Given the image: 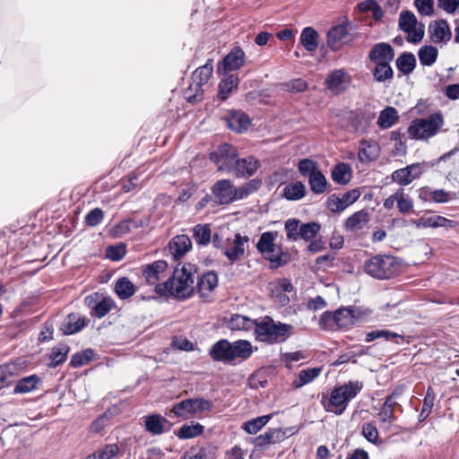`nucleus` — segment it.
I'll return each instance as SVG.
<instances>
[{
  "label": "nucleus",
  "mask_w": 459,
  "mask_h": 459,
  "mask_svg": "<svg viewBox=\"0 0 459 459\" xmlns=\"http://www.w3.org/2000/svg\"><path fill=\"white\" fill-rule=\"evenodd\" d=\"M196 269L191 264H178L171 277L156 286V293L160 296L172 297L178 300L190 298L195 291Z\"/></svg>",
  "instance_id": "nucleus-1"
},
{
  "label": "nucleus",
  "mask_w": 459,
  "mask_h": 459,
  "mask_svg": "<svg viewBox=\"0 0 459 459\" xmlns=\"http://www.w3.org/2000/svg\"><path fill=\"white\" fill-rule=\"evenodd\" d=\"M363 386L361 381H349L334 387L329 397L323 396L321 403L326 411L342 415L347 409L349 403L361 392Z\"/></svg>",
  "instance_id": "nucleus-2"
},
{
  "label": "nucleus",
  "mask_w": 459,
  "mask_h": 459,
  "mask_svg": "<svg viewBox=\"0 0 459 459\" xmlns=\"http://www.w3.org/2000/svg\"><path fill=\"white\" fill-rule=\"evenodd\" d=\"M293 325L275 322L271 316H264L257 321L255 327V338L259 342L270 344L285 342L293 332Z\"/></svg>",
  "instance_id": "nucleus-3"
},
{
  "label": "nucleus",
  "mask_w": 459,
  "mask_h": 459,
  "mask_svg": "<svg viewBox=\"0 0 459 459\" xmlns=\"http://www.w3.org/2000/svg\"><path fill=\"white\" fill-rule=\"evenodd\" d=\"M366 273L377 279H390L399 271V264L392 255H377L364 264Z\"/></svg>",
  "instance_id": "nucleus-4"
},
{
  "label": "nucleus",
  "mask_w": 459,
  "mask_h": 459,
  "mask_svg": "<svg viewBox=\"0 0 459 459\" xmlns=\"http://www.w3.org/2000/svg\"><path fill=\"white\" fill-rule=\"evenodd\" d=\"M443 124L442 116L433 113L428 117L413 119L408 127V134L411 139L427 140L437 134Z\"/></svg>",
  "instance_id": "nucleus-5"
},
{
  "label": "nucleus",
  "mask_w": 459,
  "mask_h": 459,
  "mask_svg": "<svg viewBox=\"0 0 459 459\" xmlns=\"http://www.w3.org/2000/svg\"><path fill=\"white\" fill-rule=\"evenodd\" d=\"M212 403L205 398H188L175 403L170 412L177 417L188 419L211 411Z\"/></svg>",
  "instance_id": "nucleus-6"
},
{
  "label": "nucleus",
  "mask_w": 459,
  "mask_h": 459,
  "mask_svg": "<svg viewBox=\"0 0 459 459\" xmlns=\"http://www.w3.org/2000/svg\"><path fill=\"white\" fill-rule=\"evenodd\" d=\"M277 232H264L256 244L257 250L265 255L266 259L276 266L287 264L288 255L281 251V248L274 244Z\"/></svg>",
  "instance_id": "nucleus-7"
},
{
  "label": "nucleus",
  "mask_w": 459,
  "mask_h": 459,
  "mask_svg": "<svg viewBox=\"0 0 459 459\" xmlns=\"http://www.w3.org/2000/svg\"><path fill=\"white\" fill-rule=\"evenodd\" d=\"M398 25L401 30L408 34L407 40L411 43H420L425 35L424 24L418 22L411 11L405 10L400 13Z\"/></svg>",
  "instance_id": "nucleus-8"
},
{
  "label": "nucleus",
  "mask_w": 459,
  "mask_h": 459,
  "mask_svg": "<svg viewBox=\"0 0 459 459\" xmlns=\"http://www.w3.org/2000/svg\"><path fill=\"white\" fill-rule=\"evenodd\" d=\"M238 156V151L233 145L223 143L210 153V160L216 164L219 171L231 173Z\"/></svg>",
  "instance_id": "nucleus-9"
},
{
  "label": "nucleus",
  "mask_w": 459,
  "mask_h": 459,
  "mask_svg": "<svg viewBox=\"0 0 459 459\" xmlns=\"http://www.w3.org/2000/svg\"><path fill=\"white\" fill-rule=\"evenodd\" d=\"M359 196L360 192L357 188L345 192L342 197H339L333 194L327 198L326 207L332 212H341L349 205L355 203Z\"/></svg>",
  "instance_id": "nucleus-10"
},
{
  "label": "nucleus",
  "mask_w": 459,
  "mask_h": 459,
  "mask_svg": "<svg viewBox=\"0 0 459 459\" xmlns=\"http://www.w3.org/2000/svg\"><path fill=\"white\" fill-rule=\"evenodd\" d=\"M168 264L164 260H157L152 264L145 265L143 270V276L147 284L156 286L161 284L160 281L167 276Z\"/></svg>",
  "instance_id": "nucleus-11"
},
{
  "label": "nucleus",
  "mask_w": 459,
  "mask_h": 459,
  "mask_svg": "<svg viewBox=\"0 0 459 459\" xmlns=\"http://www.w3.org/2000/svg\"><path fill=\"white\" fill-rule=\"evenodd\" d=\"M398 405L395 393H392L390 395L385 397V402L377 413V419L381 427L385 430L390 429L392 424L396 420L394 408Z\"/></svg>",
  "instance_id": "nucleus-12"
},
{
  "label": "nucleus",
  "mask_w": 459,
  "mask_h": 459,
  "mask_svg": "<svg viewBox=\"0 0 459 459\" xmlns=\"http://www.w3.org/2000/svg\"><path fill=\"white\" fill-rule=\"evenodd\" d=\"M430 40L435 44H446L452 38L448 22L446 20L433 21L429 25Z\"/></svg>",
  "instance_id": "nucleus-13"
},
{
  "label": "nucleus",
  "mask_w": 459,
  "mask_h": 459,
  "mask_svg": "<svg viewBox=\"0 0 459 459\" xmlns=\"http://www.w3.org/2000/svg\"><path fill=\"white\" fill-rule=\"evenodd\" d=\"M211 192L215 203L221 205L232 204L233 184L230 180H218L212 186Z\"/></svg>",
  "instance_id": "nucleus-14"
},
{
  "label": "nucleus",
  "mask_w": 459,
  "mask_h": 459,
  "mask_svg": "<svg viewBox=\"0 0 459 459\" xmlns=\"http://www.w3.org/2000/svg\"><path fill=\"white\" fill-rule=\"evenodd\" d=\"M421 174V166L419 163H413L405 168L394 170L391 175V178L394 182L401 186H407L414 179L420 178Z\"/></svg>",
  "instance_id": "nucleus-15"
},
{
  "label": "nucleus",
  "mask_w": 459,
  "mask_h": 459,
  "mask_svg": "<svg viewBox=\"0 0 459 459\" xmlns=\"http://www.w3.org/2000/svg\"><path fill=\"white\" fill-rule=\"evenodd\" d=\"M394 56V49L389 43L380 42L373 46L369 51L368 58L373 65L385 62L391 64Z\"/></svg>",
  "instance_id": "nucleus-16"
},
{
  "label": "nucleus",
  "mask_w": 459,
  "mask_h": 459,
  "mask_svg": "<svg viewBox=\"0 0 459 459\" xmlns=\"http://www.w3.org/2000/svg\"><path fill=\"white\" fill-rule=\"evenodd\" d=\"M144 429L153 436H159L169 430V421L160 414H149L143 417Z\"/></svg>",
  "instance_id": "nucleus-17"
},
{
  "label": "nucleus",
  "mask_w": 459,
  "mask_h": 459,
  "mask_svg": "<svg viewBox=\"0 0 459 459\" xmlns=\"http://www.w3.org/2000/svg\"><path fill=\"white\" fill-rule=\"evenodd\" d=\"M337 329H348L354 325L360 316V311L353 307H341L334 311Z\"/></svg>",
  "instance_id": "nucleus-18"
},
{
  "label": "nucleus",
  "mask_w": 459,
  "mask_h": 459,
  "mask_svg": "<svg viewBox=\"0 0 459 459\" xmlns=\"http://www.w3.org/2000/svg\"><path fill=\"white\" fill-rule=\"evenodd\" d=\"M350 82V76L342 69H337L332 72L327 79V88L333 94H340L344 91Z\"/></svg>",
  "instance_id": "nucleus-19"
},
{
  "label": "nucleus",
  "mask_w": 459,
  "mask_h": 459,
  "mask_svg": "<svg viewBox=\"0 0 459 459\" xmlns=\"http://www.w3.org/2000/svg\"><path fill=\"white\" fill-rule=\"evenodd\" d=\"M209 355L214 361L231 365V342L226 339L219 340L210 348Z\"/></svg>",
  "instance_id": "nucleus-20"
},
{
  "label": "nucleus",
  "mask_w": 459,
  "mask_h": 459,
  "mask_svg": "<svg viewBox=\"0 0 459 459\" xmlns=\"http://www.w3.org/2000/svg\"><path fill=\"white\" fill-rule=\"evenodd\" d=\"M259 162L252 156L237 158L233 166V171L237 178L251 177L258 169Z\"/></svg>",
  "instance_id": "nucleus-21"
},
{
  "label": "nucleus",
  "mask_w": 459,
  "mask_h": 459,
  "mask_svg": "<svg viewBox=\"0 0 459 459\" xmlns=\"http://www.w3.org/2000/svg\"><path fill=\"white\" fill-rule=\"evenodd\" d=\"M89 320L79 314L71 313L64 320L60 330L65 335L74 334L87 326Z\"/></svg>",
  "instance_id": "nucleus-22"
},
{
  "label": "nucleus",
  "mask_w": 459,
  "mask_h": 459,
  "mask_svg": "<svg viewBox=\"0 0 459 459\" xmlns=\"http://www.w3.org/2000/svg\"><path fill=\"white\" fill-rule=\"evenodd\" d=\"M348 30L343 24L333 26L327 32V45L333 50H339L347 42Z\"/></svg>",
  "instance_id": "nucleus-23"
},
{
  "label": "nucleus",
  "mask_w": 459,
  "mask_h": 459,
  "mask_svg": "<svg viewBox=\"0 0 459 459\" xmlns=\"http://www.w3.org/2000/svg\"><path fill=\"white\" fill-rule=\"evenodd\" d=\"M192 248V241L186 235H178L169 243V249L175 259H180Z\"/></svg>",
  "instance_id": "nucleus-24"
},
{
  "label": "nucleus",
  "mask_w": 459,
  "mask_h": 459,
  "mask_svg": "<svg viewBox=\"0 0 459 459\" xmlns=\"http://www.w3.org/2000/svg\"><path fill=\"white\" fill-rule=\"evenodd\" d=\"M420 197L437 204L447 203L457 198L456 193L446 192L444 189H431L430 187H423L420 189Z\"/></svg>",
  "instance_id": "nucleus-25"
},
{
  "label": "nucleus",
  "mask_w": 459,
  "mask_h": 459,
  "mask_svg": "<svg viewBox=\"0 0 459 459\" xmlns=\"http://www.w3.org/2000/svg\"><path fill=\"white\" fill-rule=\"evenodd\" d=\"M225 120L230 129L237 132L243 133L247 130L251 121L249 117L241 111H230L226 117Z\"/></svg>",
  "instance_id": "nucleus-26"
},
{
  "label": "nucleus",
  "mask_w": 459,
  "mask_h": 459,
  "mask_svg": "<svg viewBox=\"0 0 459 459\" xmlns=\"http://www.w3.org/2000/svg\"><path fill=\"white\" fill-rule=\"evenodd\" d=\"M253 353V347L247 340H238L231 342V365H235L237 359L247 360Z\"/></svg>",
  "instance_id": "nucleus-27"
},
{
  "label": "nucleus",
  "mask_w": 459,
  "mask_h": 459,
  "mask_svg": "<svg viewBox=\"0 0 459 459\" xmlns=\"http://www.w3.org/2000/svg\"><path fill=\"white\" fill-rule=\"evenodd\" d=\"M288 437L287 429H270L265 433L255 437L253 444L255 446H264L268 444H274L284 440Z\"/></svg>",
  "instance_id": "nucleus-28"
},
{
  "label": "nucleus",
  "mask_w": 459,
  "mask_h": 459,
  "mask_svg": "<svg viewBox=\"0 0 459 459\" xmlns=\"http://www.w3.org/2000/svg\"><path fill=\"white\" fill-rule=\"evenodd\" d=\"M247 241V237H243L239 233L236 234L231 247L224 250V255L231 263L239 260L245 254L244 246Z\"/></svg>",
  "instance_id": "nucleus-29"
},
{
  "label": "nucleus",
  "mask_w": 459,
  "mask_h": 459,
  "mask_svg": "<svg viewBox=\"0 0 459 459\" xmlns=\"http://www.w3.org/2000/svg\"><path fill=\"white\" fill-rule=\"evenodd\" d=\"M245 63V53L238 48H234L226 56L223 58V66L227 71H236L243 66Z\"/></svg>",
  "instance_id": "nucleus-30"
},
{
  "label": "nucleus",
  "mask_w": 459,
  "mask_h": 459,
  "mask_svg": "<svg viewBox=\"0 0 459 459\" xmlns=\"http://www.w3.org/2000/svg\"><path fill=\"white\" fill-rule=\"evenodd\" d=\"M352 177V170L349 164L344 162L337 163L331 172V178L336 184L347 185Z\"/></svg>",
  "instance_id": "nucleus-31"
},
{
  "label": "nucleus",
  "mask_w": 459,
  "mask_h": 459,
  "mask_svg": "<svg viewBox=\"0 0 459 459\" xmlns=\"http://www.w3.org/2000/svg\"><path fill=\"white\" fill-rule=\"evenodd\" d=\"M319 35L312 27H306L302 30L299 41L304 48L308 52H314L318 47Z\"/></svg>",
  "instance_id": "nucleus-32"
},
{
  "label": "nucleus",
  "mask_w": 459,
  "mask_h": 459,
  "mask_svg": "<svg viewBox=\"0 0 459 459\" xmlns=\"http://www.w3.org/2000/svg\"><path fill=\"white\" fill-rule=\"evenodd\" d=\"M378 156V145L375 142L363 140L360 142V147L358 152V158L360 162H370Z\"/></svg>",
  "instance_id": "nucleus-33"
},
{
  "label": "nucleus",
  "mask_w": 459,
  "mask_h": 459,
  "mask_svg": "<svg viewBox=\"0 0 459 459\" xmlns=\"http://www.w3.org/2000/svg\"><path fill=\"white\" fill-rule=\"evenodd\" d=\"M257 321L239 314L233 315L228 322V327L232 331H247L255 327Z\"/></svg>",
  "instance_id": "nucleus-34"
},
{
  "label": "nucleus",
  "mask_w": 459,
  "mask_h": 459,
  "mask_svg": "<svg viewBox=\"0 0 459 459\" xmlns=\"http://www.w3.org/2000/svg\"><path fill=\"white\" fill-rule=\"evenodd\" d=\"M368 221V213L363 210L354 212L345 221V228L349 231L362 230Z\"/></svg>",
  "instance_id": "nucleus-35"
},
{
  "label": "nucleus",
  "mask_w": 459,
  "mask_h": 459,
  "mask_svg": "<svg viewBox=\"0 0 459 459\" xmlns=\"http://www.w3.org/2000/svg\"><path fill=\"white\" fill-rule=\"evenodd\" d=\"M261 182L256 179L250 180L244 185L234 187L232 193V203L247 198L260 187Z\"/></svg>",
  "instance_id": "nucleus-36"
},
{
  "label": "nucleus",
  "mask_w": 459,
  "mask_h": 459,
  "mask_svg": "<svg viewBox=\"0 0 459 459\" xmlns=\"http://www.w3.org/2000/svg\"><path fill=\"white\" fill-rule=\"evenodd\" d=\"M41 383V379L37 375H30L29 377H22L20 379L14 386V394H27L33 390H36L39 385Z\"/></svg>",
  "instance_id": "nucleus-37"
},
{
  "label": "nucleus",
  "mask_w": 459,
  "mask_h": 459,
  "mask_svg": "<svg viewBox=\"0 0 459 459\" xmlns=\"http://www.w3.org/2000/svg\"><path fill=\"white\" fill-rule=\"evenodd\" d=\"M373 78L377 82H390L394 78V70L390 64H375L371 70Z\"/></svg>",
  "instance_id": "nucleus-38"
},
{
  "label": "nucleus",
  "mask_w": 459,
  "mask_h": 459,
  "mask_svg": "<svg viewBox=\"0 0 459 459\" xmlns=\"http://www.w3.org/2000/svg\"><path fill=\"white\" fill-rule=\"evenodd\" d=\"M395 65L402 74L408 75L416 66L415 56L411 52H403L396 58Z\"/></svg>",
  "instance_id": "nucleus-39"
},
{
  "label": "nucleus",
  "mask_w": 459,
  "mask_h": 459,
  "mask_svg": "<svg viewBox=\"0 0 459 459\" xmlns=\"http://www.w3.org/2000/svg\"><path fill=\"white\" fill-rule=\"evenodd\" d=\"M204 426L198 422L186 423L176 431V436L179 439L194 438L201 435L204 431Z\"/></svg>",
  "instance_id": "nucleus-40"
},
{
  "label": "nucleus",
  "mask_w": 459,
  "mask_h": 459,
  "mask_svg": "<svg viewBox=\"0 0 459 459\" xmlns=\"http://www.w3.org/2000/svg\"><path fill=\"white\" fill-rule=\"evenodd\" d=\"M218 284V276L215 273L209 272L202 275L196 283V287L201 296L206 292L212 291Z\"/></svg>",
  "instance_id": "nucleus-41"
},
{
  "label": "nucleus",
  "mask_w": 459,
  "mask_h": 459,
  "mask_svg": "<svg viewBox=\"0 0 459 459\" xmlns=\"http://www.w3.org/2000/svg\"><path fill=\"white\" fill-rule=\"evenodd\" d=\"M399 119L397 110L393 107H386L384 108L378 117L377 125L382 129L390 128Z\"/></svg>",
  "instance_id": "nucleus-42"
},
{
  "label": "nucleus",
  "mask_w": 459,
  "mask_h": 459,
  "mask_svg": "<svg viewBox=\"0 0 459 459\" xmlns=\"http://www.w3.org/2000/svg\"><path fill=\"white\" fill-rule=\"evenodd\" d=\"M70 351L68 345L59 343L51 349L49 359L51 362L48 364L49 368H56L65 362L67 359V354Z\"/></svg>",
  "instance_id": "nucleus-43"
},
{
  "label": "nucleus",
  "mask_w": 459,
  "mask_h": 459,
  "mask_svg": "<svg viewBox=\"0 0 459 459\" xmlns=\"http://www.w3.org/2000/svg\"><path fill=\"white\" fill-rule=\"evenodd\" d=\"M320 372V368H306L299 371L297 378L292 383L293 387L300 388L303 385L311 383L319 376Z\"/></svg>",
  "instance_id": "nucleus-44"
},
{
  "label": "nucleus",
  "mask_w": 459,
  "mask_h": 459,
  "mask_svg": "<svg viewBox=\"0 0 459 459\" xmlns=\"http://www.w3.org/2000/svg\"><path fill=\"white\" fill-rule=\"evenodd\" d=\"M238 77L235 74L228 75L219 83L218 96L221 100L228 99L230 93L236 90L238 84Z\"/></svg>",
  "instance_id": "nucleus-45"
},
{
  "label": "nucleus",
  "mask_w": 459,
  "mask_h": 459,
  "mask_svg": "<svg viewBox=\"0 0 459 459\" xmlns=\"http://www.w3.org/2000/svg\"><path fill=\"white\" fill-rule=\"evenodd\" d=\"M308 184L310 190L316 195L325 193L328 186L327 179L321 170L310 175L308 178Z\"/></svg>",
  "instance_id": "nucleus-46"
},
{
  "label": "nucleus",
  "mask_w": 459,
  "mask_h": 459,
  "mask_svg": "<svg viewBox=\"0 0 459 459\" xmlns=\"http://www.w3.org/2000/svg\"><path fill=\"white\" fill-rule=\"evenodd\" d=\"M193 237L196 244L206 246L211 242L212 231L208 224H197L193 229Z\"/></svg>",
  "instance_id": "nucleus-47"
},
{
  "label": "nucleus",
  "mask_w": 459,
  "mask_h": 459,
  "mask_svg": "<svg viewBox=\"0 0 459 459\" xmlns=\"http://www.w3.org/2000/svg\"><path fill=\"white\" fill-rule=\"evenodd\" d=\"M437 55V48L431 45L421 47L418 52L420 64L426 66H431L436 62Z\"/></svg>",
  "instance_id": "nucleus-48"
},
{
  "label": "nucleus",
  "mask_w": 459,
  "mask_h": 459,
  "mask_svg": "<svg viewBox=\"0 0 459 459\" xmlns=\"http://www.w3.org/2000/svg\"><path fill=\"white\" fill-rule=\"evenodd\" d=\"M115 291L120 299H126L134 294L135 289L134 284L127 278L122 277L117 281Z\"/></svg>",
  "instance_id": "nucleus-49"
},
{
  "label": "nucleus",
  "mask_w": 459,
  "mask_h": 459,
  "mask_svg": "<svg viewBox=\"0 0 459 459\" xmlns=\"http://www.w3.org/2000/svg\"><path fill=\"white\" fill-rule=\"evenodd\" d=\"M378 338H384L386 341H391L399 343V340H403V336L389 330H375L367 333L366 342H370Z\"/></svg>",
  "instance_id": "nucleus-50"
},
{
  "label": "nucleus",
  "mask_w": 459,
  "mask_h": 459,
  "mask_svg": "<svg viewBox=\"0 0 459 459\" xmlns=\"http://www.w3.org/2000/svg\"><path fill=\"white\" fill-rule=\"evenodd\" d=\"M306 195V187L300 181L287 185L283 189V196L288 200H299Z\"/></svg>",
  "instance_id": "nucleus-51"
},
{
  "label": "nucleus",
  "mask_w": 459,
  "mask_h": 459,
  "mask_svg": "<svg viewBox=\"0 0 459 459\" xmlns=\"http://www.w3.org/2000/svg\"><path fill=\"white\" fill-rule=\"evenodd\" d=\"M273 414L263 415L244 423L243 429L249 434H256L272 419Z\"/></svg>",
  "instance_id": "nucleus-52"
},
{
  "label": "nucleus",
  "mask_w": 459,
  "mask_h": 459,
  "mask_svg": "<svg viewBox=\"0 0 459 459\" xmlns=\"http://www.w3.org/2000/svg\"><path fill=\"white\" fill-rule=\"evenodd\" d=\"M212 65L210 62H208L205 65L195 70V72L192 74L191 80H194V82H198V83H203L204 85L212 76Z\"/></svg>",
  "instance_id": "nucleus-53"
},
{
  "label": "nucleus",
  "mask_w": 459,
  "mask_h": 459,
  "mask_svg": "<svg viewBox=\"0 0 459 459\" xmlns=\"http://www.w3.org/2000/svg\"><path fill=\"white\" fill-rule=\"evenodd\" d=\"M320 230L321 226L317 222L312 221L302 223L299 233L300 235L299 238L305 241H309L318 234Z\"/></svg>",
  "instance_id": "nucleus-54"
},
{
  "label": "nucleus",
  "mask_w": 459,
  "mask_h": 459,
  "mask_svg": "<svg viewBox=\"0 0 459 459\" xmlns=\"http://www.w3.org/2000/svg\"><path fill=\"white\" fill-rule=\"evenodd\" d=\"M203 83L191 81L189 86L185 91V98L188 102H195L201 100L204 95Z\"/></svg>",
  "instance_id": "nucleus-55"
},
{
  "label": "nucleus",
  "mask_w": 459,
  "mask_h": 459,
  "mask_svg": "<svg viewBox=\"0 0 459 459\" xmlns=\"http://www.w3.org/2000/svg\"><path fill=\"white\" fill-rule=\"evenodd\" d=\"M117 412V409H108L107 411H105L103 414H101L100 417H98L91 425V431L98 433L101 431L109 422L111 418L115 415Z\"/></svg>",
  "instance_id": "nucleus-56"
},
{
  "label": "nucleus",
  "mask_w": 459,
  "mask_h": 459,
  "mask_svg": "<svg viewBox=\"0 0 459 459\" xmlns=\"http://www.w3.org/2000/svg\"><path fill=\"white\" fill-rule=\"evenodd\" d=\"M144 223L143 221H134V220H125L118 224H117L113 230L112 232L114 236L116 237H122L131 231L132 227L138 228L143 227Z\"/></svg>",
  "instance_id": "nucleus-57"
},
{
  "label": "nucleus",
  "mask_w": 459,
  "mask_h": 459,
  "mask_svg": "<svg viewBox=\"0 0 459 459\" xmlns=\"http://www.w3.org/2000/svg\"><path fill=\"white\" fill-rule=\"evenodd\" d=\"M119 452V447L117 444L106 445L102 449L98 450L96 453L90 455L87 459H112Z\"/></svg>",
  "instance_id": "nucleus-58"
},
{
  "label": "nucleus",
  "mask_w": 459,
  "mask_h": 459,
  "mask_svg": "<svg viewBox=\"0 0 459 459\" xmlns=\"http://www.w3.org/2000/svg\"><path fill=\"white\" fill-rule=\"evenodd\" d=\"M361 434L368 442L374 445L378 443L379 433L374 422L369 421L363 423L361 426Z\"/></svg>",
  "instance_id": "nucleus-59"
},
{
  "label": "nucleus",
  "mask_w": 459,
  "mask_h": 459,
  "mask_svg": "<svg viewBox=\"0 0 459 459\" xmlns=\"http://www.w3.org/2000/svg\"><path fill=\"white\" fill-rule=\"evenodd\" d=\"M94 356V351L91 349H86L82 352L75 353L72 356L70 365L77 368L89 363Z\"/></svg>",
  "instance_id": "nucleus-60"
},
{
  "label": "nucleus",
  "mask_w": 459,
  "mask_h": 459,
  "mask_svg": "<svg viewBox=\"0 0 459 459\" xmlns=\"http://www.w3.org/2000/svg\"><path fill=\"white\" fill-rule=\"evenodd\" d=\"M301 224L298 219H289L285 221L284 228L288 239L291 241L299 239L300 235L299 233Z\"/></svg>",
  "instance_id": "nucleus-61"
},
{
  "label": "nucleus",
  "mask_w": 459,
  "mask_h": 459,
  "mask_svg": "<svg viewBox=\"0 0 459 459\" xmlns=\"http://www.w3.org/2000/svg\"><path fill=\"white\" fill-rule=\"evenodd\" d=\"M115 302L111 298L102 297L100 301L98 302V305L95 306V310L93 312V316L98 318L104 317L109 311L114 307Z\"/></svg>",
  "instance_id": "nucleus-62"
},
{
  "label": "nucleus",
  "mask_w": 459,
  "mask_h": 459,
  "mask_svg": "<svg viewBox=\"0 0 459 459\" xmlns=\"http://www.w3.org/2000/svg\"><path fill=\"white\" fill-rule=\"evenodd\" d=\"M298 169L301 176L307 177V178L310 175L320 170L317 163L310 159L300 160L298 164Z\"/></svg>",
  "instance_id": "nucleus-63"
},
{
  "label": "nucleus",
  "mask_w": 459,
  "mask_h": 459,
  "mask_svg": "<svg viewBox=\"0 0 459 459\" xmlns=\"http://www.w3.org/2000/svg\"><path fill=\"white\" fill-rule=\"evenodd\" d=\"M423 226L431 227V228H438V227H453L455 226V221L448 220L440 215H434L429 217L423 221Z\"/></svg>",
  "instance_id": "nucleus-64"
}]
</instances>
